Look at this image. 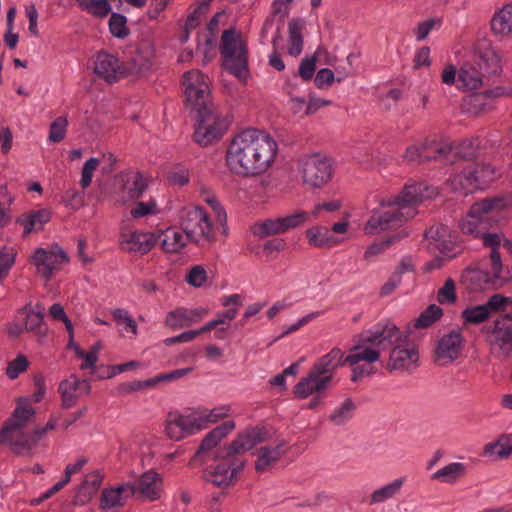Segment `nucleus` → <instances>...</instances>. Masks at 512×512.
Segmentation results:
<instances>
[{
	"label": "nucleus",
	"mask_w": 512,
	"mask_h": 512,
	"mask_svg": "<svg viewBox=\"0 0 512 512\" xmlns=\"http://www.w3.org/2000/svg\"><path fill=\"white\" fill-rule=\"evenodd\" d=\"M423 148L426 162L448 159L453 150L452 144L443 140H425Z\"/></svg>",
	"instance_id": "obj_39"
},
{
	"label": "nucleus",
	"mask_w": 512,
	"mask_h": 512,
	"mask_svg": "<svg viewBox=\"0 0 512 512\" xmlns=\"http://www.w3.org/2000/svg\"><path fill=\"white\" fill-rule=\"evenodd\" d=\"M32 262L37 273L48 280L69 262V257L58 244H54L49 249L37 248L32 255Z\"/></svg>",
	"instance_id": "obj_15"
},
{
	"label": "nucleus",
	"mask_w": 512,
	"mask_h": 512,
	"mask_svg": "<svg viewBox=\"0 0 512 512\" xmlns=\"http://www.w3.org/2000/svg\"><path fill=\"white\" fill-rule=\"evenodd\" d=\"M474 63L479 71H483L487 85L494 83L502 73V54L495 47L487 46L481 49Z\"/></svg>",
	"instance_id": "obj_21"
},
{
	"label": "nucleus",
	"mask_w": 512,
	"mask_h": 512,
	"mask_svg": "<svg viewBox=\"0 0 512 512\" xmlns=\"http://www.w3.org/2000/svg\"><path fill=\"white\" fill-rule=\"evenodd\" d=\"M442 316V309L435 305H429L420 316L414 321L413 327L415 329H423L430 327Z\"/></svg>",
	"instance_id": "obj_49"
},
{
	"label": "nucleus",
	"mask_w": 512,
	"mask_h": 512,
	"mask_svg": "<svg viewBox=\"0 0 512 512\" xmlns=\"http://www.w3.org/2000/svg\"><path fill=\"white\" fill-rule=\"evenodd\" d=\"M491 30L494 34L499 36L512 35V3L504 5L498 12H496L491 21Z\"/></svg>",
	"instance_id": "obj_36"
},
{
	"label": "nucleus",
	"mask_w": 512,
	"mask_h": 512,
	"mask_svg": "<svg viewBox=\"0 0 512 512\" xmlns=\"http://www.w3.org/2000/svg\"><path fill=\"white\" fill-rule=\"evenodd\" d=\"M82 11L87 12L95 18H105L111 12V5L108 0H75Z\"/></svg>",
	"instance_id": "obj_44"
},
{
	"label": "nucleus",
	"mask_w": 512,
	"mask_h": 512,
	"mask_svg": "<svg viewBox=\"0 0 512 512\" xmlns=\"http://www.w3.org/2000/svg\"><path fill=\"white\" fill-rule=\"evenodd\" d=\"M287 452V443L284 439H276L273 442L261 446L256 450L257 472H263L276 463Z\"/></svg>",
	"instance_id": "obj_29"
},
{
	"label": "nucleus",
	"mask_w": 512,
	"mask_h": 512,
	"mask_svg": "<svg viewBox=\"0 0 512 512\" xmlns=\"http://www.w3.org/2000/svg\"><path fill=\"white\" fill-rule=\"evenodd\" d=\"M401 338L400 329L391 321H381L373 328L359 335L356 345L351 349V354L344 358L342 353L341 365L348 363L355 366L352 380L358 381L366 375L374 372L372 363L380 357L382 350L389 349L393 343Z\"/></svg>",
	"instance_id": "obj_4"
},
{
	"label": "nucleus",
	"mask_w": 512,
	"mask_h": 512,
	"mask_svg": "<svg viewBox=\"0 0 512 512\" xmlns=\"http://www.w3.org/2000/svg\"><path fill=\"white\" fill-rule=\"evenodd\" d=\"M388 367L393 370H410L416 366L419 359L418 350L412 343L406 341L401 332V338L392 344Z\"/></svg>",
	"instance_id": "obj_19"
},
{
	"label": "nucleus",
	"mask_w": 512,
	"mask_h": 512,
	"mask_svg": "<svg viewBox=\"0 0 512 512\" xmlns=\"http://www.w3.org/2000/svg\"><path fill=\"white\" fill-rule=\"evenodd\" d=\"M436 194L434 188L428 186L423 182H413L403 187L398 195L391 196L380 201L381 207H393L400 205L406 209H415V207L432 198Z\"/></svg>",
	"instance_id": "obj_14"
},
{
	"label": "nucleus",
	"mask_w": 512,
	"mask_h": 512,
	"mask_svg": "<svg viewBox=\"0 0 512 512\" xmlns=\"http://www.w3.org/2000/svg\"><path fill=\"white\" fill-rule=\"evenodd\" d=\"M355 408L354 402L350 398H347L339 407L335 408L329 416V419L335 425H343L352 418Z\"/></svg>",
	"instance_id": "obj_48"
},
{
	"label": "nucleus",
	"mask_w": 512,
	"mask_h": 512,
	"mask_svg": "<svg viewBox=\"0 0 512 512\" xmlns=\"http://www.w3.org/2000/svg\"><path fill=\"white\" fill-rule=\"evenodd\" d=\"M462 318L469 324H480L490 318L489 311L482 305L467 307L462 312Z\"/></svg>",
	"instance_id": "obj_51"
},
{
	"label": "nucleus",
	"mask_w": 512,
	"mask_h": 512,
	"mask_svg": "<svg viewBox=\"0 0 512 512\" xmlns=\"http://www.w3.org/2000/svg\"><path fill=\"white\" fill-rule=\"evenodd\" d=\"M407 236V233L402 231L397 233L386 240L380 243L371 244L364 253V259L369 260L371 257L376 256L384 252L387 248H389L393 243Z\"/></svg>",
	"instance_id": "obj_54"
},
{
	"label": "nucleus",
	"mask_w": 512,
	"mask_h": 512,
	"mask_svg": "<svg viewBox=\"0 0 512 512\" xmlns=\"http://www.w3.org/2000/svg\"><path fill=\"white\" fill-rule=\"evenodd\" d=\"M485 455H497L500 459L512 454V434L501 437L496 443H489L484 448Z\"/></svg>",
	"instance_id": "obj_47"
},
{
	"label": "nucleus",
	"mask_w": 512,
	"mask_h": 512,
	"mask_svg": "<svg viewBox=\"0 0 512 512\" xmlns=\"http://www.w3.org/2000/svg\"><path fill=\"white\" fill-rule=\"evenodd\" d=\"M405 480V477L396 478L390 483L374 490L370 496V504H379L394 498L400 493Z\"/></svg>",
	"instance_id": "obj_42"
},
{
	"label": "nucleus",
	"mask_w": 512,
	"mask_h": 512,
	"mask_svg": "<svg viewBox=\"0 0 512 512\" xmlns=\"http://www.w3.org/2000/svg\"><path fill=\"white\" fill-rule=\"evenodd\" d=\"M135 485V496L156 500L160 497L162 489V479L154 471L144 473L137 482H131Z\"/></svg>",
	"instance_id": "obj_30"
},
{
	"label": "nucleus",
	"mask_w": 512,
	"mask_h": 512,
	"mask_svg": "<svg viewBox=\"0 0 512 512\" xmlns=\"http://www.w3.org/2000/svg\"><path fill=\"white\" fill-rule=\"evenodd\" d=\"M62 406L66 409L75 405L77 398L82 394H89L91 386L88 381L79 379L76 375H70L59 384Z\"/></svg>",
	"instance_id": "obj_27"
},
{
	"label": "nucleus",
	"mask_w": 512,
	"mask_h": 512,
	"mask_svg": "<svg viewBox=\"0 0 512 512\" xmlns=\"http://www.w3.org/2000/svg\"><path fill=\"white\" fill-rule=\"evenodd\" d=\"M56 421L51 419L43 428H36L31 433L22 430H9V426H3L0 431V444L7 443L12 451L19 455H27L41 437L49 430L55 428Z\"/></svg>",
	"instance_id": "obj_12"
},
{
	"label": "nucleus",
	"mask_w": 512,
	"mask_h": 512,
	"mask_svg": "<svg viewBox=\"0 0 512 512\" xmlns=\"http://www.w3.org/2000/svg\"><path fill=\"white\" fill-rule=\"evenodd\" d=\"M180 224L186 238L194 243H210L215 239L212 220L201 207L195 206L183 209Z\"/></svg>",
	"instance_id": "obj_10"
},
{
	"label": "nucleus",
	"mask_w": 512,
	"mask_h": 512,
	"mask_svg": "<svg viewBox=\"0 0 512 512\" xmlns=\"http://www.w3.org/2000/svg\"><path fill=\"white\" fill-rule=\"evenodd\" d=\"M482 333L495 359L505 361L512 357V318L509 313L484 325Z\"/></svg>",
	"instance_id": "obj_8"
},
{
	"label": "nucleus",
	"mask_w": 512,
	"mask_h": 512,
	"mask_svg": "<svg viewBox=\"0 0 512 512\" xmlns=\"http://www.w3.org/2000/svg\"><path fill=\"white\" fill-rule=\"evenodd\" d=\"M229 412V406H219L211 410L198 409L187 415L171 412L167 417L165 431L170 439L181 440L229 416Z\"/></svg>",
	"instance_id": "obj_6"
},
{
	"label": "nucleus",
	"mask_w": 512,
	"mask_h": 512,
	"mask_svg": "<svg viewBox=\"0 0 512 512\" xmlns=\"http://www.w3.org/2000/svg\"><path fill=\"white\" fill-rule=\"evenodd\" d=\"M251 232L253 235L260 238H265L273 235L283 234L284 230L282 227L281 219L269 218L260 222H256L251 226Z\"/></svg>",
	"instance_id": "obj_43"
},
{
	"label": "nucleus",
	"mask_w": 512,
	"mask_h": 512,
	"mask_svg": "<svg viewBox=\"0 0 512 512\" xmlns=\"http://www.w3.org/2000/svg\"><path fill=\"white\" fill-rule=\"evenodd\" d=\"M474 63L479 71H483L487 85L494 83L502 73V54L495 47L487 46L481 49Z\"/></svg>",
	"instance_id": "obj_23"
},
{
	"label": "nucleus",
	"mask_w": 512,
	"mask_h": 512,
	"mask_svg": "<svg viewBox=\"0 0 512 512\" xmlns=\"http://www.w3.org/2000/svg\"><path fill=\"white\" fill-rule=\"evenodd\" d=\"M474 63L479 71H483L487 85L494 83L502 73V54L495 47L487 46L481 49Z\"/></svg>",
	"instance_id": "obj_22"
},
{
	"label": "nucleus",
	"mask_w": 512,
	"mask_h": 512,
	"mask_svg": "<svg viewBox=\"0 0 512 512\" xmlns=\"http://www.w3.org/2000/svg\"><path fill=\"white\" fill-rule=\"evenodd\" d=\"M302 177L311 188H319L326 184L332 176V167L326 158L310 155L301 160Z\"/></svg>",
	"instance_id": "obj_16"
},
{
	"label": "nucleus",
	"mask_w": 512,
	"mask_h": 512,
	"mask_svg": "<svg viewBox=\"0 0 512 512\" xmlns=\"http://www.w3.org/2000/svg\"><path fill=\"white\" fill-rule=\"evenodd\" d=\"M109 30L111 34L116 37L123 39L130 33L127 27V18L119 13H112L109 19Z\"/></svg>",
	"instance_id": "obj_53"
},
{
	"label": "nucleus",
	"mask_w": 512,
	"mask_h": 512,
	"mask_svg": "<svg viewBox=\"0 0 512 512\" xmlns=\"http://www.w3.org/2000/svg\"><path fill=\"white\" fill-rule=\"evenodd\" d=\"M68 126L67 118L60 116L56 118L51 124L49 129V140L53 143L61 142L66 135Z\"/></svg>",
	"instance_id": "obj_59"
},
{
	"label": "nucleus",
	"mask_w": 512,
	"mask_h": 512,
	"mask_svg": "<svg viewBox=\"0 0 512 512\" xmlns=\"http://www.w3.org/2000/svg\"><path fill=\"white\" fill-rule=\"evenodd\" d=\"M414 268V265L409 258H405L401 261L400 265L397 267L395 272L392 274L390 279L387 281V283L384 285L383 288H396L397 286L401 285L402 277L405 273L412 272Z\"/></svg>",
	"instance_id": "obj_56"
},
{
	"label": "nucleus",
	"mask_w": 512,
	"mask_h": 512,
	"mask_svg": "<svg viewBox=\"0 0 512 512\" xmlns=\"http://www.w3.org/2000/svg\"><path fill=\"white\" fill-rule=\"evenodd\" d=\"M51 219V212L48 209L32 210L22 214L16 220L17 223L24 227V235L30 234L32 231H39Z\"/></svg>",
	"instance_id": "obj_33"
},
{
	"label": "nucleus",
	"mask_w": 512,
	"mask_h": 512,
	"mask_svg": "<svg viewBox=\"0 0 512 512\" xmlns=\"http://www.w3.org/2000/svg\"><path fill=\"white\" fill-rule=\"evenodd\" d=\"M94 72L108 83L117 82L127 76V70L114 55L100 52L96 56Z\"/></svg>",
	"instance_id": "obj_25"
},
{
	"label": "nucleus",
	"mask_w": 512,
	"mask_h": 512,
	"mask_svg": "<svg viewBox=\"0 0 512 512\" xmlns=\"http://www.w3.org/2000/svg\"><path fill=\"white\" fill-rule=\"evenodd\" d=\"M424 148H423V142L420 144H412L409 145L404 154H403V160L408 163H417V164H423L426 162V159L424 157Z\"/></svg>",
	"instance_id": "obj_60"
},
{
	"label": "nucleus",
	"mask_w": 512,
	"mask_h": 512,
	"mask_svg": "<svg viewBox=\"0 0 512 512\" xmlns=\"http://www.w3.org/2000/svg\"><path fill=\"white\" fill-rule=\"evenodd\" d=\"M28 365V359L24 355H18L14 360L9 362L6 374L10 379H16L19 374L26 371Z\"/></svg>",
	"instance_id": "obj_62"
},
{
	"label": "nucleus",
	"mask_w": 512,
	"mask_h": 512,
	"mask_svg": "<svg viewBox=\"0 0 512 512\" xmlns=\"http://www.w3.org/2000/svg\"><path fill=\"white\" fill-rule=\"evenodd\" d=\"M508 301L509 297H504L500 294H495L490 299L483 304L486 309L489 311L490 316L492 313L496 312H505L508 313Z\"/></svg>",
	"instance_id": "obj_61"
},
{
	"label": "nucleus",
	"mask_w": 512,
	"mask_h": 512,
	"mask_svg": "<svg viewBox=\"0 0 512 512\" xmlns=\"http://www.w3.org/2000/svg\"><path fill=\"white\" fill-rule=\"evenodd\" d=\"M76 354L79 358L83 359V362L80 365L82 370L93 368L98 360V350L95 347L88 352H84L76 346Z\"/></svg>",
	"instance_id": "obj_64"
},
{
	"label": "nucleus",
	"mask_w": 512,
	"mask_h": 512,
	"mask_svg": "<svg viewBox=\"0 0 512 512\" xmlns=\"http://www.w3.org/2000/svg\"><path fill=\"white\" fill-rule=\"evenodd\" d=\"M309 243L315 247H331L337 242L329 236L328 229L325 227H312L306 230Z\"/></svg>",
	"instance_id": "obj_46"
},
{
	"label": "nucleus",
	"mask_w": 512,
	"mask_h": 512,
	"mask_svg": "<svg viewBox=\"0 0 512 512\" xmlns=\"http://www.w3.org/2000/svg\"><path fill=\"white\" fill-rule=\"evenodd\" d=\"M186 281L193 287H201L204 284L212 285L209 276L204 267L200 265L193 266L185 276Z\"/></svg>",
	"instance_id": "obj_55"
},
{
	"label": "nucleus",
	"mask_w": 512,
	"mask_h": 512,
	"mask_svg": "<svg viewBox=\"0 0 512 512\" xmlns=\"http://www.w3.org/2000/svg\"><path fill=\"white\" fill-rule=\"evenodd\" d=\"M464 474L465 465L463 463L453 462L437 470L432 475V479L439 480L444 483H454Z\"/></svg>",
	"instance_id": "obj_45"
},
{
	"label": "nucleus",
	"mask_w": 512,
	"mask_h": 512,
	"mask_svg": "<svg viewBox=\"0 0 512 512\" xmlns=\"http://www.w3.org/2000/svg\"><path fill=\"white\" fill-rule=\"evenodd\" d=\"M17 252L13 247L4 246L0 249V279L6 277L15 263Z\"/></svg>",
	"instance_id": "obj_58"
},
{
	"label": "nucleus",
	"mask_w": 512,
	"mask_h": 512,
	"mask_svg": "<svg viewBox=\"0 0 512 512\" xmlns=\"http://www.w3.org/2000/svg\"><path fill=\"white\" fill-rule=\"evenodd\" d=\"M154 48L149 41H143L138 46L135 54L129 60L127 66V75L137 76L146 75L153 66Z\"/></svg>",
	"instance_id": "obj_26"
},
{
	"label": "nucleus",
	"mask_w": 512,
	"mask_h": 512,
	"mask_svg": "<svg viewBox=\"0 0 512 512\" xmlns=\"http://www.w3.org/2000/svg\"><path fill=\"white\" fill-rule=\"evenodd\" d=\"M506 206V199L500 196L486 198L474 203L467 217L460 224L462 232L480 238L486 228H492L498 222V214Z\"/></svg>",
	"instance_id": "obj_7"
},
{
	"label": "nucleus",
	"mask_w": 512,
	"mask_h": 512,
	"mask_svg": "<svg viewBox=\"0 0 512 512\" xmlns=\"http://www.w3.org/2000/svg\"><path fill=\"white\" fill-rule=\"evenodd\" d=\"M458 79L463 84V87L470 90L487 85L483 71H479L474 61L462 65L458 73Z\"/></svg>",
	"instance_id": "obj_35"
},
{
	"label": "nucleus",
	"mask_w": 512,
	"mask_h": 512,
	"mask_svg": "<svg viewBox=\"0 0 512 512\" xmlns=\"http://www.w3.org/2000/svg\"><path fill=\"white\" fill-rule=\"evenodd\" d=\"M210 311L209 307H179L168 313L165 324L173 330L189 327L201 321Z\"/></svg>",
	"instance_id": "obj_24"
},
{
	"label": "nucleus",
	"mask_w": 512,
	"mask_h": 512,
	"mask_svg": "<svg viewBox=\"0 0 512 512\" xmlns=\"http://www.w3.org/2000/svg\"><path fill=\"white\" fill-rule=\"evenodd\" d=\"M35 410L26 399H20L12 416L5 422L4 426H9V430H22L33 419Z\"/></svg>",
	"instance_id": "obj_32"
},
{
	"label": "nucleus",
	"mask_w": 512,
	"mask_h": 512,
	"mask_svg": "<svg viewBox=\"0 0 512 512\" xmlns=\"http://www.w3.org/2000/svg\"><path fill=\"white\" fill-rule=\"evenodd\" d=\"M123 190L131 199L139 198L146 189V182L139 172H125L119 175Z\"/></svg>",
	"instance_id": "obj_40"
},
{
	"label": "nucleus",
	"mask_w": 512,
	"mask_h": 512,
	"mask_svg": "<svg viewBox=\"0 0 512 512\" xmlns=\"http://www.w3.org/2000/svg\"><path fill=\"white\" fill-rule=\"evenodd\" d=\"M494 280L495 270H493V276L490 277L487 272L481 269L468 267L463 271L461 275L460 284L466 288H477L486 284L501 286L500 284L493 283Z\"/></svg>",
	"instance_id": "obj_38"
},
{
	"label": "nucleus",
	"mask_w": 512,
	"mask_h": 512,
	"mask_svg": "<svg viewBox=\"0 0 512 512\" xmlns=\"http://www.w3.org/2000/svg\"><path fill=\"white\" fill-rule=\"evenodd\" d=\"M430 250H438L448 259L456 257L462 253L461 245L454 242L448 226L440 224L430 227L425 232Z\"/></svg>",
	"instance_id": "obj_17"
},
{
	"label": "nucleus",
	"mask_w": 512,
	"mask_h": 512,
	"mask_svg": "<svg viewBox=\"0 0 512 512\" xmlns=\"http://www.w3.org/2000/svg\"><path fill=\"white\" fill-rule=\"evenodd\" d=\"M103 480V476L98 471H93L87 474L82 484L79 487V494L90 498L100 487Z\"/></svg>",
	"instance_id": "obj_52"
},
{
	"label": "nucleus",
	"mask_w": 512,
	"mask_h": 512,
	"mask_svg": "<svg viewBox=\"0 0 512 512\" xmlns=\"http://www.w3.org/2000/svg\"><path fill=\"white\" fill-rule=\"evenodd\" d=\"M342 360V351L338 348L332 349L328 354L322 356L311 368L308 375L300 379L294 388V394L305 399L315 395L308 403L309 409H316L321 398L330 386L334 370L339 367Z\"/></svg>",
	"instance_id": "obj_5"
},
{
	"label": "nucleus",
	"mask_w": 512,
	"mask_h": 512,
	"mask_svg": "<svg viewBox=\"0 0 512 512\" xmlns=\"http://www.w3.org/2000/svg\"><path fill=\"white\" fill-rule=\"evenodd\" d=\"M183 86L186 107L196 113L194 140L201 146H208L222 137L230 121L216 111L207 77L199 70L186 72Z\"/></svg>",
	"instance_id": "obj_3"
},
{
	"label": "nucleus",
	"mask_w": 512,
	"mask_h": 512,
	"mask_svg": "<svg viewBox=\"0 0 512 512\" xmlns=\"http://www.w3.org/2000/svg\"><path fill=\"white\" fill-rule=\"evenodd\" d=\"M44 310V307L40 305L33 307L31 303L19 309V314L25 316V331L33 332L41 336L45 335L46 329L42 323Z\"/></svg>",
	"instance_id": "obj_34"
},
{
	"label": "nucleus",
	"mask_w": 512,
	"mask_h": 512,
	"mask_svg": "<svg viewBox=\"0 0 512 512\" xmlns=\"http://www.w3.org/2000/svg\"><path fill=\"white\" fill-rule=\"evenodd\" d=\"M386 208L387 210L383 211H373L363 227V231L366 235H375L398 228L416 215V210H405V207H401L400 205Z\"/></svg>",
	"instance_id": "obj_11"
},
{
	"label": "nucleus",
	"mask_w": 512,
	"mask_h": 512,
	"mask_svg": "<svg viewBox=\"0 0 512 512\" xmlns=\"http://www.w3.org/2000/svg\"><path fill=\"white\" fill-rule=\"evenodd\" d=\"M462 335L459 331H452L443 336L436 348L439 359L452 361L458 357L462 345Z\"/></svg>",
	"instance_id": "obj_31"
},
{
	"label": "nucleus",
	"mask_w": 512,
	"mask_h": 512,
	"mask_svg": "<svg viewBox=\"0 0 512 512\" xmlns=\"http://www.w3.org/2000/svg\"><path fill=\"white\" fill-rule=\"evenodd\" d=\"M99 165V159L90 158L87 160L82 168L80 185L83 189H86L92 181L93 173Z\"/></svg>",
	"instance_id": "obj_63"
},
{
	"label": "nucleus",
	"mask_w": 512,
	"mask_h": 512,
	"mask_svg": "<svg viewBox=\"0 0 512 512\" xmlns=\"http://www.w3.org/2000/svg\"><path fill=\"white\" fill-rule=\"evenodd\" d=\"M221 55L224 67L239 79L248 75L247 51L243 41L232 29L225 30L221 38Z\"/></svg>",
	"instance_id": "obj_9"
},
{
	"label": "nucleus",
	"mask_w": 512,
	"mask_h": 512,
	"mask_svg": "<svg viewBox=\"0 0 512 512\" xmlns=\"http://www.w3.org/2000/svg\"><path fill=\"white\" fill-rule=\"evenodd\" d=\"M242 302V298L238 294L224 296L222 298V305L230 308L226 311L219 312L217 314V319H223L224 324L233 320L236 317L238 313V307L242 305Z\"/></svg>",
	"instance_id": "obj_50"
},
{
	"label": "nucleus",
	"mask_w": 512,
	"mask_h": 512,
	"mask_svg": "<svg viewBox=\"0 0 512 512\" xmlns=\"http://www.w3.org/2000/svg\"><path fill=\"white\" fill-rule=\"evenodd\" d=\"M277 151V142L269 133L247 128L230 140L225 165L236 176H258L270 168L276 159Z\"/></svg>",
	"instance_id": "obj_2"
},
{
	"label": "nucleus",
	"mask_w": 512,
	"mask_h": 512,
	"mask_svg": "<svg viewBox=\"0 0 512 512\" xmlns=\"http://www.w3.org/2000/svg\"><path fill=\"white\" fill-rule=\"evenodd\" d=\"M305 27V22L299 18H293L288 23V49L287 52L290 56L298 57L303 49L304 38L302 31Z\"/></svg>",
	"instance_id": "obj_37"
},
{
	"label": "nucleus",
	"mask_w": 512,
	"mask_h": 512,
	"mask_svg": "<svg viewBox=\"0 0 512 512\" xmlns=\"http://www.w3.org/2000/svg\"><path fill=\"white\" fill-rule=\"evenodd\" d=\"M284 233L304 225L309 220V213L295 211L290 215L280 217Z\"/></svg>",
	"instance_id": "obj_57"
},
{
	"label": "nucleus",
	"mask_w": 512,
	"mask_h": 512,
	"mask_svg": "<svg viewBox=\"0 0 512 512\" xmlns=\"http://www.w3.org/2000/svg\"><path fill=\"white\" fill-rule=\"evenodd\" d=\"M235 428L232 420H227L210 431L190 461V466L203 465L202 479L213 485L226 488L231 485L237 474L244 468L246 460L243 454L254 446L270 439L269 431L264 427L246 429L226 448L215 452L218 442Z\"/></svg>",
	"instance_id": "obj_1"
},
{
	"label": "nucleus",
	"mask_w": 512,
	"mask_h": 512,
	"mask_svg": "<svg viewBox=\"0 0 512 512\" xmlns=\"http://www.w3.org/2000/svg\"><path fill=\"white\" fill-rule=\"evenodd\" d=\"M157 236L160 237L158 242L168 253H178L186 246V237L175 229L169 228Z\"/></svg>",
	"instance_id": "obj_41"
},
{
	"label": "nucleus",
	"mask_w": 512,
	"mask_h": 512,
	"mask_svg": "<svg viewBox=\"0 0 512 512\" xmlns=\"http://www.w3.org/2000/svg\"><path fill=\"white\" fill-rule=\"evenodd\" d=\"M132 496H135V485L131 482L104 488L100 496L99 509L102 512H118Z\"/></svg>",
	"instance_id": "obj_18"
},
{
	"label": "nucleus",
	"mask_w": 512,
	"mask_h": 512,
	"mask_svg": "<svg viewBox=\"0 0 512 512\" xmlns=\"http://www.w3.org/2000/svg\"><path fill=\"white\" fill-rule=\"evenodd\" d=\"M496 179V171L489 164H476L451 178L453 190L465 189L469 192L482 189Z\"/></svg>",
	"instance_id": "obj_13"
},
{
	"label": "nucleus",
	"mask_w": 512,
	"mask_h": 512,
	"mask_svg": "<svg viewBox=\"0 0 512 512\" xmlns=\"http://www.w3.org/2000/svg\"><path fill=\"white\" fill-rule=\"evenodd\" d=\"M160 237L154 233L133 231L121 234V247L128 252L148 253L158 242Z\"/></svg>",
	"instance_id": "obj_28"
},
{
	"label": "nucleus",
	"mask_w": 512,
	"mask_h": 512,
	"mask_svg": "<svg viewBox=\"0 0 512 512\" xmlns=\"http://www.w3.org/2000/svg\"><path fill=\"white\" fill-rule=\"evenodd\" d=\"M491 228H486L480 236L485 247L491 249L490 259L492 270H495V280L493 283L506 285L510 281L509 271H503L500 254L498 252L501 244L504 246L506 238L501 233L490 232Z\"/></svg>",
	"instance_id": "obj_20"
}]
</instances>
